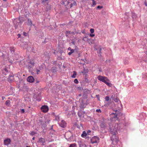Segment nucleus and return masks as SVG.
I'll return each instance as SVG.
<instances>
[{
	"label": "nucleus",
	"instance_id": "f257e3e1",
	"mask_svg": "<svg viewBox=\"0 0 147 147\" xmlns=\"http://www.w3.org/2000/svg\"><path fill=\"white\" fill-rule=\"evenodd\" d=\"M118 119L117 115H114V116L112 117V121L109 123L110 132L111 134L112 135L111 137V139L114 144H116L118 142V138L116 135L117 131L118 128V123L113 124V121Z\"/></svg>",
	"mask_w": 147,
	"mask_h": 147
},
{
	"label": "nucleus",
	"instance_id": "f03ea898",
	"mask_svg": "<svg viewBox=\"0 0 147 147\" xmlns=\"http://www.w3.org/2000/svg\"><path fill=\"white\" fill-rule=\"evenodd\" d=\"M107 120H105L104 119H102L100 121V125L101 128L102 129H106L107 128Z\"/></svg>",
	"mask_w": 147,
	"mask_h": 147
},
{
	"label": "nucleus",
	"instance_id": "7ed1b4c3",
	"mask_svg": "<svg viewBox=\"0 0 147 147\" xmlns=\"http://www.w3.org/2000/svg\"><path fill=\"white\" fill-rule=\"evenodd\" d=\"M63 4L68 5L69 4H70V6L71 7L75 6L76 5V2L74 0H69L68 1H67V0H63Z\"/></svg>",
	"mask_w": 147,
	"mask_h": 147
},
{
	"label": "nucleus",
	"instance_id": "20e7f679",
	"mask_svg": "<svg viewBox=\"0 0 147 147\" xmlns=\"http://www.w3.org/2000/svg\"><path fill=\"white\" fill-rule=\"evenodd\" d=\"M91 142L92 144H95V145H97L99 142V138L96 136H94L91 139Z\"/></svg>",
	"mask_w": 147,
	"mask_h": 147
},
{
	"label": "nucleus",
	"instance_id": "39448f33",
	"mask_svg": "<svg viewBox=\"0 0 147 147\" xmlns=\"http://www.w3.org/2000/svg\"><path fill=\"white\" fill-rule=\"evenodd\" d=\"M34 60V58H32L31 60H30V62L28 63L27 67L30 70H31L33 67L34 65L35 61Z\"/></svg>",
	"mask_w": 147,
	"mask_h": 147
},
{
	"label": "nucleus",
	"instance_id": "423d86ee",
	"mask_svg": "<svg viewBox=\"0 0 147 147\" xmlns=\"http://www.w3.org/2000/svg\"><path fill=\"white\" fill-rule=\"evenodd\" d=\"M41 93L40 92L39 93H35L34 94L33 97L34 99H36V100L39 101L41 100Z\"/></svg>",
	"mask_w": 147,
	"mask_h": 147
},
{
	"label": "nucleus",
	"instance_id": "0eeeda50",
	"mask_svg": "<svg viewBox=\"0 0 147 147\" xmlns=\"http://www.w3.org/2000/svg\"><path fill=\"white\" fill-rule=\"evenodd\" d=\"M97 78L99 80L104 83L107 79V78L105 77L102 76H98Z\"/></svg>",
	"mask_w": 147,
	"mask_h": 147
},
{
	"label": "nucleus",
	"instance_id": "6e6552de",
	"mask_svg": "<svg viewBox=\"0 0 147 147\" xmlns=\"http://www.w3.org/2000/svg\"><path fill=\"white\" fill-rule=\"evenodd\" d=\"M41 110L42 112L46 113L48 111L49 108L47 106L44 105L41 107Z\"/></svg>",
	"mask_w": 147,
	"mask_h": 147
},
{
	"label": "nucleus",
	"instance_id": "1a4fd4ad",
	"mask_svg": "<svg viewBox=\"0 0 147 147\" xmlns=\"http://www.w3.org/2000/svg\"><path fill=\"white\" fill-rule=\"evenodd\" d=\"M9 70L8 68L5 67L2 70V73L5 75H7L8 74Z\"/></svg>",
	"mask_w": 147,
	"mask_h": 147
},
{
	"label": "nucleus",
	"instance_id": "9d476101",
	"mask_svg": "<svg viewBox=\"0 0 147 147\" xmlns=\"http://www.w3.org/2000/svg\"><path fill=\"white\" fill-rule=\"evenodd\" d=\"M59 124L61 127L64 128L66 127V123L65 121L62 120L61 122L59 123Z\"/></svg>",
	"mask_w": 147,
	"mask_h": 147
},
{
	"label": "nucleus",
	"instance_id": "9b49d317",
	"mask_svg": "<svg viewBox=\"0 0 147 147\" xmlns=\"http://www.w3.org/2000/svg\"><path fill=\"white\" fill-rule=\"evenodd\" d=\"M27 80L30 82H33L34 81V79L32 76H29Z\"/></svg>",
	"mask_w": 147,
	"mask_h": 147
},
{
	"label": "nucleus",
	"instance_id": "f8f14e48",
	"mask_svg": "<svg viewBox=\"0 0 147 147\" xmlns=\"http://www.w3.org/2000/svg\"><path fill=\"white\" fill-rule=\"evenodd\" d=\"M11 140L9 139H7L4 140V144L5 145H7L10 144Z\"/></svg>",
	"mask_w": 147,
	"mask_h": 147
},
{
	"label": "nucleus",
	"instance_id": "ddd939ff",
	"mask_svg": "<svg viewBox=\"0 0 147 147\" xmlns=\"http://www.w3.org/2000/svg\"><path fill=\"white\" fill-rule=\"evenodd\" d=\"M20 22V20L19 19H17L14 21L13 23L16 26H17Z\"/></svg>",
	"mask_w": 147,
	"mask_h": 147
},
{
	"label": "nucleus",
	"instance_id": "4468645a",
	"mask_svg": "<svg viewBox=\"0 0 147 147\" xmlns=\"http://www.w3.org/2000/svg\"><path fill=\"white\" fill-rule=\"evenodd\" d=\"M38 142L41 143V144L43 145L45 143V140L42 138H40L38 141Z\"/></svg>",
	"mask_w": 147,
	"mask_h": 147
},
{
	"label": "nucleus",
	"instance_id": "2eb2a0df",
	"mask_svg": "<svg viewBox=\"0 0 147 147\" xmlns=\"http://www.w3.org/2000/svg\"><path fill=\"white\" fill-rule=\"evenodd\" d=\"M104 83L109 87H111L112 85L111 84L108 78L106 80V81Z\"/></svg>",
	"mask_w": 147,
	"mask_h": 147
},
{
	"label": "nucleus",
	"instance_id": "dca6fc26",
	"mask_svg": "<svg viewBox=\"0 0 147 147\" xmlns=\"http://www.w3.org/2000/svg\"><path fill=\"white\" fill-rule=\"evenodd\" d=\"M7 79L9 82L12 81L14 79L13 76L11 75H9Z\"/></svg>",
	"mask_w": 147,
	"mask_h": 147
},
{
	"label": "nucleus",
	"instance_id": "f3484780",
	"mask_svg": "<svg viewBox=\"0 0 147 147\" xmlns=\"http://www.w3.org/2000/svg\"><path fill=\"white\" fill-rule=\"evenodd\" d=\"M28 24L29 26H32V25L34 26V25L32 24L31 20L29 19L28 20Z\"/></svg>",
	"mask_w": 147,
	"mask_h": 147
},
{
	"label": "nucleus",
	"instance_id": "a211bd4d",
	"mask_svg": "<svg viewBox=\"0 0 147 147\" xmlns=\"http://www.w3.org/2000/svg\"><path fill=\"white\" fill-rule=\"evenodd\" d=\"M19 73L17 74H15L14 75L15 76V78L16 79V80L18 81L19 80L20 81V77L19 76Z\"/></svg>",
	"mask_w": 147,
	"mask_h": 147
},
{
	"label": "nucleus",
	"instance_id": "6ab92c4d",
	"mask_svg": "<svg viewBox=\"0 0 147 147\" xmlns=\"http://www.w3.org/2000/svg\"><path fill=\"white\" fill-rule=\"evenodd\" d=\"M42 1V3L44 5H46L48 4V0H41Z\"/></svg>",
	"mask_w": 147,
	"mask_h": 147
},
{
	"label": "nucleus",
	"instance_id": "aec40b11",
	"mask_svg": "<svg viewBox=\"0 0 147 147\" xmlns=\"http://www.w3.org/2000/svg\"><path fill=\"white\" fill-rule=\"evenodd\" d=\"M113 100H114L115 102L118 103L119 105H120L119 104L120 103V102L118 98H115ZM118 106L119 107V105Z\"/></svg>",
	"mask_w": 147,
	"mask_h": 147
},
{
	"label": "nucleus",
	"instance_id": "412c9836",
	"mask_svg": "<svg viewBox=\"0 0 147 147\" xmlns=\"http://www.w3.org/2000/svg\"><path fill=\"white\" fill-rule=\"evenodd\" d=\"M87 134L85 131H84L81 135V136L82 137L84 138L86 136Z\"/></svg>",
	"mask_w": 147,
	"mask_h": 147
},
{
	"label": "nucleus",
	"instance_id": "4be33fe9",
	"mask_svg": "<svg viewBox=\"0 0 147 147\" xmlns=\"http://www.w3.org/2000/svg\"><path fill=\"white\" fill-rule=\"evenodd\" d=\"M73 74L71 76V77L72 78H75L76 77V76L77 75V73L76 71H74L73 72Z\"/></svg>",
	"mask_w": 147,
	"mask_h": 147
},
{
	"label": "nucleus",
	"instance_id": "5701e85b",
	"mask_svg": "<svg viewBox=\"0 0 147 147\" xmlns=\"http://www.w3.org/2000/svg\"><path fill=\"white\" fill-rule=\"evenodd\" d=\"M10 103V101L9 100H7L5 102V105L7 106H9Z\"/></svg>",
	"mask_w": 147,
	"mask_h": 147
},
{
	"label": "nucleus",
	"instance_id": "b1692460",
	"mask_svg": "<svg viewBox=\"0 0 147 147\" xmlns=\"http://www.w3.org/2000/svg\"><path fill=\"white\" fill-rule=\"evenodd\" d=\"M10 50L11 53L13 54L14 52V48L11 47L10 48Z\"/></svg>",
	"mask_w": 147,
	"mask_h": 147
},
{
	"label": "nucleus",
	"instance_id": "393cba45",
	"mask_svg": "<svg viewBox=\"0 0 147 147\" xmlns=\"http://www.w3.org/2000/svg\"><path fill=\"white\" fill-rule=\"evenodd\" d=\"M69 147H77V145L75 143L72 144H70Z\"/></svg>",
	"mask_w": 147,
	"mask_h": 147
},
{
	"label": "nucleus",
	"instance_id": "a878e982",
	"mask_svg": "<svg viewBox=\"0 0 147 147\" xmlns=\"http://www.w3.org/2000/svg\"><path fill=\"white\" fill-rule=\"evenodd\" d=\"M92 7H94L95 5H96V2L94 1V0H92Z\"/></svg>",
	"mask_w": 147,
	"mask_h": 147
},
{
	"label": "nucleus",
	"instance_id": "bb28decb",
	"mask_svg": "<svg viewBox=\"0 0 147 147\" xmlns=\"http://www.w3.org/2000/svg\"><path fill=\"white\" fill-rule=\"evenodd\" d=\"M74 52V50L73 49H72L70 51V52H69L68 53V54L69 55H71L72 53H73Z\"/></svg>",
	"mask_w": 147,
	"mask_h": 147
},
{
	"label": "nucleus",
	"instance_id": "cd10ccee",
	"mask_svg": "<svg viewBox=\"0 0 147 147\" xmlns=\"http://www.w3.org/2000/svg\"><path fill=\"white\" fill-rule=\"evenodd\" d=\"M78 116L81 117H82V112L81 111L78 112Z\"/></svg>",
	"mask_w": 147,
	"mask_h": 147
},
{
	"label": "nucleus",
	"instance_id": "c85d7f7f",
	"mask_svg": "<svg viewBox=\"0 0 147 147\" xmlns=\"http://www.w3.org/2000/svg\"><path fill=\"white\" fill-rule=\"evenodd\" d=\"M105 101H108L109 100V96H107L105 98Z\"/></svg>",
	"mask_w": 147,
	"mask_h": 147
},
{
	"label": "nucleus",
	"instance_id": "c756f323",
	"mask_svg": "<svg viewBox=\"0 0 147 147\" xmlns=\"http://www.w3.org/2000/svg\"><path fill=\"white\" fill-rule=\"evenodd\" d=\"M74 82L76 84H77L79 83V82H78V80L76 79L74 80Z\"/></svg>",
	"mask_w": 147,
	"mask_h": 147
},
{
	"label": "nucleus",
	"instance_id": "7c9ffc66",
	"mask_svg": "<svg viewBox=\"0 0 147 147\" xmlns=\"http://www.w3.org/2000/svg\"><path fill=\"white\" fill-rule=\"evenodd\" d=\"M96 112L98 113H100L101 112V111L100 109H97L96 110Z\"/></svg>",
	"mask_w": 147,
	"mask_h": 147
},
{
	"label": "nucleus",
	"instance_id": "2f4dec72",
	"mask_svg": "<svg viewBox=\"0 0 147 147\" xmlns=\"http://www.w3.org/2000/svg\"><path fill=\"white\" fill-rule=\"evenodd\" d=\"M90 31L91 33H93L94 32V30L93 28H91L90 30Z\"/></svg>",
	"mask_w": 147,
	"mask_h": 147
},
{
	"label": "nucleus",
	"instance_id": "473e14b6",
	"mask_svg": "<svg viewBox=\"0 0 147 147\" xmlns=\"http://www.w3.org/2000/svg\"><path fill=\"white\" fill-rule=\"evenodd\" d=\"M81 142H78V144L79 145L80 147H82V145L81 144Z\"/></svg>",
	"mask_w": 147,
	"mask_h": 147
},
{
	"label": "nucleus",
	"instance_id": "72a5a7b5",
	"mask_svg": "<svg viewBox=\"0 0 147 147\" xmlns=\"http://www.w3.org/2000/svg\"><path fill=\"white\" fill-rule=\"evenodd\" d=\"M99 53L98 54V55H101V48H100L99 49Z\"/></svg>",
	"mask_w": 147,
	"mask_h": 147
},
{
	"label": "nucleus",
	"instance_id": "f704fd0d",
	"mask_svg": "<svg viewBox=\"0 0 147 147\" xmlns=\"http://www.w3.org/2000/svg\"><path fill=\"white\" fill-rule=\"evenodd\" d=\"M36 133V132H33V131H32V132H31V133H30V134L31 135H34Z\"/></svg>",
	"mask_w": 147,
	"mask_h": 147
},
{
	"label": "nucleus",
	"instance_id": "c9c22d12",
	"mask_svg": "<svg viewBox=\"0 0 147 147\" xmlns=\"http://www.w3.org/2000/svg\"><path fill=\"white\" fill-rule=\"evenodd\" d=\"M102 7H103L102 6H98L97 7V8L99 9H101L102 8Z\"/></svg>",
	"mask_w": 147,
	"mask_h": 147
},
{
	"label": "nucleus",
	"instance_id": "e433bc0d",
	"mask_svg": "<svg viewBox=\"0 0 147 147\" xmlns=\"http://www.w3.org/2000/svg\"><path fill=\"white\" fill-rule=\"evenodd\" d=\"M21 113H24L25 112L24 110V109H22L21 110Z\"/></svg>",
	"mask_w": 147,
	"mask_h": 147
},
{
	"label": "nucleus",
	"instance_id": "4c0bfd02",
	"mask_svg": "<svg viewBox=\"0 0 147 147\" xmlns=\"http://www.w3.org/2000/svg\"><path fill=\"white\" fill-rule=\"evenodd\" d=\"M111 98L113 100H114L115 98V97L113 95L111 96Z\"/></svg>",
	"mask_w": 147,
	"mask_h": 147
},
{
	"label": "nucleus",
	"instance_id": "58836bf2",
	"mask_svg": "<svg viewBox=\"0 0 147 147\" xmlns=\"http://www.w3.org/2000/svg\"><path fill=\"white\" fill-rule=\"evenodd\" d=\"M94 34H90V36L91 37H94Z\"/></svg>",
	"mask_w": 147,
	"mask_h": 147
},
{
	"label": "nucleus",
	"instance_id": "ea45409f",
	"mask_svg": "<svg viewBox=\"0 0 147 147\" xmlns=\"http://www.w3.org/2000/svg\"><path fill=\"white\" fill-rule=\"evenodd\" d=\"M71 43L73 44V45H75V42L73 41V40H72L71 41Z\"/></svg>",
	"mask_w": 147,
	"mask_h": 147
},
{
	"label": "nucleus",
	"instance_id": "a19ab883",
	"mask_svg": "<svg viewBox=\"0 0 147 147\" xmlns=\"http://www.w3.org/2000/svg\"><path fill=\"white\" fill-rule=\"evenodd\" d=\"M23 33L24 34V35L25 36H26L27 35V33H26L25 32H23Z\"/></svg>",
	"mask_w": 147,
	"mask_h": 147
},
{
	"label": "nucleus",
	"instance_id": "79ce46f5",
	"mask_svg": "<svg viewBox=\"0 0 147 147\" xmlns=\"http://www.w3.org/2000/svg\"><path fill=\"white\" fill-rule=\"evenodd\" d=\"M40 70H38V69H37V70H36V72H37V74H39V73H38V72H40Z\"/></svg>",
	"mask_w": 147,
	"mask_h": 147
},
{
	"label": "nucleus",
	"instance_id": "37998d69",
	"mask_svg": "<svg viewBox=\"0 0 147 147\" xmlns=\"http://www.w3.org/2000/svg\"><path fill=\"white\" fill-rule=\"evenodd\" d=\"M18 38H20L21 36V35L20 34H18Z\"/></svg>",
	"mask_w": 147,
	"mask_h": 147
},
{
	"label": "nucleus",
	"instance_id": "c03bdc74",
	"mask_svg": "<svg viewBox=\"0 0 147 147\" xmlns=\"http://www.w3.org/2000/svg\"><path fill=\"white\" fill-rule=\"evenodd\" d=\"M72 49H71V48L70 47H69L68 48V50L69 51H71Z\"/></svg>",
	"mask_w": 147,
	"mask_h": 147
},
{
	"label": "nucleus",
	"instance_id": "a18cd8bd",
	"mask_svg": "<svg viewBox=\"0 0 147 147\" xmlns=\"http://www.w3.org/2000/svg\"><path fill=\"white\" fill-rule=\"evenodd\" d=\"M145 5L146 6H147V2L145 3Z\"/></svg>",
	"mask_w": 147,
	"mask_h": 147
},
{
	"label": "nucleus",
	"instance_id": "49530a36",
	"mask_svg": "<svg viewBox=\"0 0 147 147\" xmlns=\"http://www.w3.org/2000/svg\"><path fill=\"white\" fill-rule=\"evenodd\" d=\"M2 98L3 100L5 98V97L4 96H2Z\"/></svg>",
	"mask_w": 147,
	"mask_h": 147
},
{
	"label": "nucleus",
	"instance_id": "de8ad7c7",
	"mask_svg": "<svg viewBox=\"0 0 147 147\" xmlns=\"http://www.w3.org/2000/svg\"><path fill=\"white\" fill-rule=\"evenodd\" d=\"M35 137H33L32 138V140H34V139H35Z\"/></svg>",
	"mask_w": 147,
	"mask_h": 147
},
{
	"label": "nucleus",
	"instance_id": "09e8293b",
	"mask_svg": "<svg viewBox=\"0 0 147 147\" xmlns=\"http://www.w3.org/2000/svg\"><path fill=\"white\" fill-rule=\"evenodd\" d=\"M53 53H54V54H55V51H54V52H53Z\"/></svg>",
	"mask_w": 147,
	"mask_h": 147
},
{
	"label": "nucleus",
	"instance_id": "8fccbe9b",
	"mask_svg": "<svg viewBox=\"0 0 147 147\" xmlns=\"http://www.w3.org/2000/svg\"><path fill=\"white\" fill-rule=\"evenodd\" d=\"M90 130H88V132H90Z\"/></svg>",
	"mask_w": 147,
	"mask_h": 147
},
{
	"label": "nucleus",
	"instance_id": "3c124183",
	"mask_svg": "<svg viewBox=\"0 0 147 147\" xmlns=\"http://www.w3.org/2000/svg\"><path fill=\"white\" fill-rule=\"evenodd\" d=\"M26 147H30V146H27Z\"/></svg>",
	"mask_w": 147,
	"mask_h": 147
},
{
	"label": "nucleus",
	"instance_id": "603ef678",
	"mask_svg": "<svg viewBox=\"0 0 147 147\" xmlns=\"http://www.w3.org/2000/svg\"><path fill=\"white\" fill-rule=\"evenodd\" d=\"M3 1H6L7 0H3Z\"/></svg>",
	"mask_w": 147,
	"mask_h": 147
},
{
	"label": "nucleus",
	"instance_id": "864d4df0",
	"mask_svg": "<svg viewBox=\"0 0 147 147\" xmlns=\"http://www.w3.org/2000/svg\"><path fill=\"white\" fill-rule=\"evenodd\" d=\"M96 96H99V95H96Z\"/></svg>",
	"mask_w": 147,
	"mask_h": 147
},
{
	"label": "nucleus",
	"instance_id": "5fc2aeb1",
	"mask_svg": "<svg viewBox=\"0 0 147 147\" xmlns=\"http://www.w3.org/2000/svg\"><path fill=\"white\" fill-rule=\"evenodd\" d=\"M112 114H114V115L115 114V113H112Z\"/></svg>",
	"mask_w": 147,
	"mask_h": 147
},
{
	"label": "nucleus",
	"instance_id": "6e6d98bb",
	"mask_svg": "<svg viewBox=\"0 0 147 147\" xmlns=\"http://www.w3.org/2000/svg\"><path fill=\"white\" fill-rule=\"evenodd\" d=\"M69 32V33H70V32Z\"/></svg>",
	"mask_w": 147,
	"mask_h": 147
},
{
	"label": "nucleus",
	"instance_id": "4d7b16f0",
	"mask_svg": "<svg viewBox=\"0 0 147 147\" xmlns=\"http://www.w3.org/2000/svg\"><path fill=\"white\" fill-rule=\"evenodd\" d=\"M26 48V47H24V48Z\"/></svg>",
	"mask_w": 147,
	"mask_h": 147
}]
</instances>
